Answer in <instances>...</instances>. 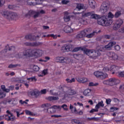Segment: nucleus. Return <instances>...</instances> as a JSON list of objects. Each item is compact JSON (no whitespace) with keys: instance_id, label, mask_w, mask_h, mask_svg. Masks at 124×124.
Returning <instances> with one entry per match:
<instances>
[{"instance_id":"obj_62","label":"nucleus","mask_w":124,"mask_h":124,"mask_svg":"<svg viewBox=\"0 0 124 124\" xmlns=\"http://www.w3.org/2000/svg\"><path fill=\"white\" fill-rule=\"evenodd\" d=\"M110 70V69L108 67H105L103 71H104V72H108V71Z\"/></svg>"},{"instance_id":"obj_4","label":"nucleus","mask_w":124,"mask_h":124,"mask_svg":"<svg viewBox=\"0 0 124 124\" xmlns=\"http://www.w3.org/2000/svg\"><path fill=\"white\" fill-rule=\"evenodd\" d=\"M97 23L101 26H106L108 27L113 24V21L111 19H108L107 21V18L105 16H103L101 18H98Z\"/></svg>"},{"instance_id":"obj_37","label":"nucleus","mask_w":124,"mask_h":124,"mask_svg":"<svg viewBox=\"0 0 124 124\" xmlns=\"http://www.w3.org/2000/svg\"><path fill=\"white\" fill-rule=\"evenodd\" d=\"M88 86L89 87H96V86H98V83L91 82L89 83Z\"/></svg>"},{"instance_id":"obj_10","label":"nucleus","mask_w":124,"mask_h":124,"mask_svg":"<svg viewBox=\"0 0 124 124\" xmlns=\"http://www.w3.org/2000/svg\"><path fill=\"white\" fill-rule=\"evenodd\" d=\"M123 24H124V20H123V19L121 18L117 19L113 26V30L117 31V30H119V29L121 28V26H122Z\"/></svg>"},{"instance_id":"obj_19","label":"nucleus","mask_w":124,"mask_h":124,"mask_svg":"<svg viewBox=\"0 0 124 124\" xmlns=\"http://www.w3.org/2000/svg\"><path fill=\"white\" fill-rule=\"evenodd\" d=\"M114 17H115V16L114 15V14H113L111 12H109L108 14V17H106L107 18V21H108V20H111L112 21V23H113V18H114Z\"/></svg>"},{"instance_id":"obj_54","label":"nucleus","mask_w":124,"mask_h":124,"mask_svg":"<svg viewBox=\"0 0 124 124\" xmlns=\"http://www.w3.org/2000/svg\"><path fill=\"white\" fill-rule=\"evenodd\" d=\"M89 121H97L98 120V118L97 117H91V118H88Z\"/></svg>"},{"instance_id":"obj_15","label":"nucleus","mask_w":124,"mask_h":124,"mask_svg":"<svg viewBox=\"0 0 124 124\" xmlns=\"http://www.w3.org/2000/svg\"><path fill=\"white\" fill-rule=\"evenodd\" d=\"M27 39H30V40H36L37 38H39V36H37L36 37L32 35H27L26 36Z\"/></svg>"},{"instance_id":"obj_13","label":"nucleus","mask_w":124,"mask_h":124,"mask_svg":"<svg viewBox=\"0 0 124 124\" xmlns=\"http://www.w3.org/2000/svg\"><path fill=\"white\" fill-rule=\"evenodd\" d=\"M108 82L110 86H113V85H117V84H119V83H120V80L114 78H112L108 79Z\"/></svg>"},{"instance_id":"obj_23","label":"nucleus","mask_w":124,"mask_h":124,"mask_svg":"<svg viewBox=\"0 0 124 124\" xmlns=\"http://www.w3.org/2000/svg\"><path fill=\"white\" fill-rule=\"evenodd\" d=\"M46 99L49 101H53V100H59V97L49 96L46 98Z\"/></svg>"},{"instance_id":"obj_11","label":"nucleus","mask_w":124,"mask_h":124,"mask_svg":"<svg viewBox=\"0 0 124 124\" xmlns=\"http://www.w3.org/2000/svg\"><path fill=\"white\" fill-rule=\"evenodd\" d=\"M109 9V6H108V4H106V3L104 2L102 3L100 9V12L101 13H102L103 14H104V13H106L107 11H108V10Z\"/></svg>"},{"instance_id":"obj_61","label":"nucleus","mask_w":124,"mask_h":124,"mask_svg":"<svg viewBox=\"0 0 124 124\" xmlns=\"http://www.w3.org/2000/svg\"><path fill=\"white\" fill-rule=\"evenodd\" d=\"M28 45H29V46H37L38 45L36 43H30Z\"/></svg>"},{"instance_id":"obj_44","label":"nucleus","mask_w":124,"mask_h":124,"mask_svg":"<svg viewBox=\"0 0 124 124\" xmlns=\"http://www.w3.org/2000/svg\"><path fill=\"white\" fill-rule=\"evenodd\" d=\"M61 108H62L64 111H68V108H67V105L63 104L61 106Z\"/></svg>"},{"instance_id":"obj_3","label":"nucleus","mask_w":124,"mask_h":124,"mask_svg":"<svg viewBox=\"0 0 124 124\" xmlns=\"http://www.w3.org/2000/svg\"><path fill=\"white\" fill-rule=\"evenodd\" d=\"M28 54V57H41L43 54V51L40 49H28L26 51Z\"/></svg>"},{"instance_id":"obj_2","label":"nucleus","mask_w":124,"mask_h":124,"mask_svg":"<svg viewBox=\"0 0 124 124\" xmlns=\"http://www.w3.org/2000/svg\"><path fill=\"white\" fill-rule=\"evenodd\" d=\"M50 94L52 95H59L61 97L66 98V97H69L70 95H74L76 94V92L72 89L70 88H66L63 92H58V93H54L53 91H50Z\"/></svg>"},{"instance_id":"obj_27","label":"nucleus","mask_w":124,"mask_h":124,"mask_svg":"<svg viewBox=\"0 0 124 124\" xmlns=\"http://www.w3.org/2000/svg\"><path fill=\"white\" fill-rule=\"evenodd\" d=\"M70 110L72 111L73 113H76L77 112V109H76V107H73L72 105L70 104V108H69Z\"/></svg>"},{"instance_id":"obj_30","label":"nucleus","mask_w":124,"mask_h":124,"mask_svg":"<svg viewBox=\"0 0 124 124\" xmlns=\"http://www.w3.org/2000/svg\"><path fill=\"white\" fill-rule=\"evenodd\" d=\"M95 33H96V32L95 31H93L92 33H90V34H87L85 36L86 37H87V38H92V37H93V36L94 35V34H95Z\"/></svg>"},{"instance_id":"obj_40","label":"nucleus","mask_w":124,"mask_h":124,"mask_svg":"<svg viewBox=\"0 0 124 124\" xmlns=\"http://www.w3.org/2000/svg\"><path fill=\"white\" fill-rule=\"evenodd\" d=\"M91 93V90L90 89H86L85 90L83 94L84 95H88V94Z\"/></svg>"},{"instance_id":"obj_22","label":"nucleus","mask_w":124,"mask_h":124,"mask_svg":"<svg viewBox=\"0 0 124 124\" xmlns=\"http://www.w3.org/2000/svg\"><path fill=\"white\" fill-rule=\"evenodd\" d=\"M101 107H104V104H103V101H101L100 102H99L98 104H97L95 108V109H99V108Z\"/></svg>"},{"instance_id":"obj_58","label":"nucleus","mask_w":124,"mask_h":124,"mask_svg":"<svg viewBox=\"0 0 124 124\" xmlns=\"http://www.w3.org/2000/svg\"><path fill=\"white\" fill-rule=\"evenodd\" d=\"M71 122L72 124H79L80 122H79V121L77 120H75V119H73L71 120Z\"/></svg>"},{"instance_id":"obj_18","label":"nucleus","mask_w":124,"mask_h":124,"mask_svg":"<svg viewBox=\"0 0 124 124\" xmlns=\"http://www.w3.org/2000/svg\"><path fill=\"white\" fill-rule=\"evenodd\" d=\"M69 13L68 12H65V16L64 17V21L65 22H69L70 21V17L69 16Z\"/></svg>"},{"instance_id":"obj_7","label":"nucleus","mask_w":124,"mask_h":124,"mask_svg":"<svg viewBox=\"0 0 124 124\" xmlns=\"http://www.w3.org/2000/svg\"><path fill=\"white\" fill-rule=\"evenodd\" d=\"M92 31V29L90 28L86 29L82 31H79L76 35V38L78 39H82L84 38L88 33H90Z\"/></svg>"},{"instance_id":"obj_25","label":"nucleus","mask_w":124,"mask_h":124,"mask_svg":"<svg viewBox=\"0 0 124 124\" xmlns=\"http://www.w3.org/2000/svg\"><path fill=\"white\" fill-rule=\"evenodd\" d=\"M35 14V11L31 10L29 11L26 15H25V17H29V16H31L32 15H34Z\"/></svg>"},{"instance_id":"obj_41","label":"nucleus","mask_w":124,"mask_h":124,"mask_svg":"<svg viewBox=\"0 0 124 124\" xmlns=\"http://www.w3.org/2000/svg\"><path fill=\"white\" fill-rule=\"evenodd\" d=\"M81 50H83V48L82 47H75L73 51V52H78V51H80Z\"/></svg>"},{"instance_id":"obj_63","label":"nucleus","mask_w":124,"mask_h":124,"mask_svg":"<svg viewBox=\"0 0 124 124\" xmlns=\"http://www.w3.org/2000/svg\"><path fill=\"white\" fill-rule=\"evenodd\" d=\"M42 94H45L47 93V89H43L41 91Z\"/></svg>"},{"instance_id":"obj_56","label":"nucleus","mask_w":124,"mask_h":124,"mask_svg":"<svg viewBox=\"0 0 124 124\" xmlns=\"http://www.w3.org/2000/svg\"><path fill=\"white\" fill-rule=\"evenodd\" d=\"M50 106H51L50 104H45L42 105V107L43 108H48V107H50Z\"/></svg>"},{"instance_id":"obj_45","label":"nucleus","mask_w":124,"mask_h":124,"mask_svg":"<svg viewBox=\"0 0 124 124\" xmlns=\"http://www.w3.org/2000/svg\"><path fill=\"white\" fill-rule=\"evenodd\" d=\"M7 52V49H4L0 52V56H5V53Z\"/></svg>"},{"instance_id":"obj_32","label":"nucleus","mask_w":124,"mask_h":124,"mask_svg":"<svg viewBox=\"0 0 124 124\" xmlns=\"http://www.w3.org/2000/svg\"><path fill=\"white\" fill-rule=\"evenodd\" d=\"M57 106H57V105H54V106H52L51 107H50L49 108H48L47 109V113H49V114H52V111H51V109H57Z\"/></svg>"},{"instance_id":"obj_29","label":"nucleus","mask_w":124,"mask_h":124,"mask_svg":"<svg viewBox=\"0 0 124 124\" xmlns=\"http://www.w3.org/2000/svg\"><path fill=\"white\" fill-rule=\"evenodd\" d=\"M118 69H120V67L115 65H113L110 67V70H112V71H116V70H118Z\"/></svg>"},{"instance_id":"obj_50","label":"nucleus","mask_w":124,"mask_h":124,"mask_svg":"<svg viewBox=\"0 0 124 124\" xmlns=\"http://www.w3.org/2000/svg\"><path fill=\"white\" fill-rule=\"evenodd\" d=\"M117 110H119V108L115 107H112L110 108V112H114V111H117Z\"/></svg>"},{"instance_id":"obj_28","label":"nucleus","mask_w":124,"mask_h":124,"mask_svg":"<svg viewBox=\"0 0 124 124\" xmlns=\"http://www.w3.org/2000/svg\"><path fill=\"white\" fill-rule=\"evenodd\" d=\"M88 2L91 7L95 6V2L94 1V0H88Z\"/></svg>"},{"instance_id":"obj_34","label":"nucleus","mask_w":124,"mask_h":124,"mask_svg":"<svg viewBox=\"0 0 124 124\" xmlns=\"http://www.w3.org/2000/svg\"><path fill=\"white\" fill-rule=\"evenodd\" d=\"M92 12H87L82 13V16L83 18L86 17H89V16H91Z\"/></svg>"},{"instance_id":"obj_33","label":"nucleus","mask_w":124,"mask_h":124,"mask_svg":"<svg viewBox=\"0 0 124 124\" xmlns=\"http://www.w3.org/2000/svg\"><path fill=\"white\" fill-rule=\"evenodd\" d=\"M92 19H95L96 20H98V19L99 18V16L94 14L93 13V12L91 13V16Z\"/></svg>"},{"instance_id":"obj_1","label":"nucleus","mask_w":124,"mask_h":124,"mask_svg":"<svg viewBox=\"0 0 124 124\" xmlns=\"http://www.w3.org/2000/svg\"><path fill=\"white\" fill-rule=\"evenodd\" d=\"M115 44L116 42H110L108 45H106L105 46H98L97 48V50L85 49L84 50V53L92 59H96L97 57H99L101 55L100 52L105 51V50H110Z\"/></svg>"},{"instance_id":"obj_5","label":"nucleus","mask_w":124,"mask_h":124,"mask_svg":"<svg viewBox=\"0 0 124 124\" xmlns=\"http://www.w3.org/2000/svg\"><path fill=\"white\" fill-rule=\"evenodd\" d=\"M2 15H3L5 18L8 19L9 20H15V19H17V18H18L17 14L11 12H3Z\"/></svg>"},{"instance_id":"obj_43","label":"nucleus","mask_w":124,"mask_h":124,"mask_svg":"<svg viewBox=\"0 0 124 124\" xmlns=\"http://www.w3.org/2000/svg\"><path fill=\"white\" fill-rule=\"evenodd\" d=\"M121 15H122V13H121V12L120 11L116 12L115 14L114 17L115 18H119V17L121 16Z\"/></svg>"},{"instance_id":"obj_42","label":"nucleus","mask_w":124,"mask_h":124,"mask_svg":"<svg viewBox=\"0 0 124 124\" xmlns=\"http://www.w3.org/2000/svg\"><path fill=\"white\" fill-rule=\"evenodd\" d=\"M62 51L65 53V52H68L67 49L66 48V45H64L62 47Z\"/></svg>"},{"instance_id":"obj_9","label":"nucleus","mask_w":124,"mask_h":124,"mask_svg":"<svg viewBox=\"0 0 124 124\" xmlns=\"http://www.w3.org/2000/svg\"><path fill=\"white\" fill-rule=\"evenodd\" d=\"M94 75L96 77H98V78H100V79H101V80H103L107 77H108V75L107 74L105 73H103V72L101 71H96L94 72Z\"/></svg>"},{"instance_id":"obj_35","label":"nucleus","mask_w":124,"mask_h":124,"mask_svg":"<svg viewBox=\"0 0 124 124\" xmlns=\"http://www.w3.org/2000/svg\"><path fill=\"white\" fill-rule=\"evenodd\" d=\"M27 2L29 5H35L34 0H28Z\"/></svg>"},{"instance_id":"obj_36","label":"nucleus","mask_w":124,"mask_h":124,"mask_svg":"<svg viewBox=\"0 0 124 124\" xmlns=\"http://www.w3.org/2000/svg\"><path fill=\"white\" fill-rule=\"evenodd\" d=\"M84 8V5L82 4H78L77 6V9L79 11L81 10V9H83Z\"/></svg>"},{"instance_id":"obj_49","label":"nucleus","mask_w":124,"mask_h":124,"mask_svg":"<svg viewBox=\"0 0 124 124\" xmlns=\"http://www.w3.org/2000/svg\"><path fill=\"white\" fill-rule=\"evenodd\" d=\"M78 22H79L80 24H82V25H85V24H86V20L82 18H79L78 19Z\"/></svg>"},{"instance_id":"obj_53","label":"nucleus","mask_w":124,"mask_h":124,"mask_svg":"<svg viewBox=\"0 0 124 124\" xmlns=\"http://www.w3.org/2000/svg\"><path fill=\"white\" fill-rule=\"evenodd\" d=\"M5 97V94L3 93V91H0V98Z\"/></svg>"},{"instance_id":"obj_16","label":"nucleus","mask_w":124,"mask_h":124,"mask_svg":"<svg viewBox=\"0 0 124 124\" xmlns=\"http://www.w3.org/2000/svg\"><path fill=\"white\" fill-rule=\"evenodd\" d=\"M64 31L67 33H71L73 32V29L69 26H66L64 28Z\"/></svg>"},{"instance_id":"obj_60","label":"nucleus","mask_w":124,"mask_h":124,"mask_svg":"<svg viewBox=\"0 0 124 124\" xmlns=\"http://www.w3.org/2000/svg\"><path fill=\"white\" fill-rule=\"evenodd\" d=\"M62 4H67V3H69V0H62Z\"/></svg>"},{"instance_id":"obj_26","label":"nucleus","mask_w":124,"mask_h":124,"mask_svg":"<svg viewBox=\"0 0 124 124\" xmlns=\"http://www.w3.org/2000/svg\"><path fill=\"white\" fill-rule=\"evenodd\" d=\"M66 48L67 52H69V51H72V49H73V46L70 44L66 45Z\"/></svg>"},{"instance_id":"obj_8","label":"nucleus","mask_w":124,"mask_h":124,"mask_svg":"<svg viewBox=\"0 0 124 124\" xmlns=\"http://www.w3.org/2000/svg\"><path fill=\"white\" fill-rule=\"evenodd\" d=\"M6 113L7 114L3 115L6 121L9 122V121H14L16 119V117L9 110H7Z\"/></svg>"},{"instance_id":"obj_21","label":"nucleus","mask_w":124,"mask_h":124,"mask_svg":"<svg viewBox=\"0 0 124 124\" xmlns=\"http://www.w3.org/2000/svg\"><path fill=\"white\" fill-rule=\"evenodd\" d=\"M26 54H28V52H27V50L25 51L24 53H19L18 57L19 58H27V57H30V56H28V55H26Z\"/></svg>"},{"instance_id":"obj_52","label":"nucleus","mask_w":124,"mask_h":124,"mask_svg":"<svg viewBox=\"0 0 124 124\" xmlns=\"http://www.w3.org/2000/svg\"><path fill=\"white\" fill-rule=\"evenodd\" d=\"M35 5V4H41L43 1L42 0H34Z\"/></svg>"},{"instance_id":"obj_48","label":"nucleus","mask_w":124,"mask_h":124,"mask_svg":"<svg viewBox=\"0 0 124 124\" xmlns=\"http://www.w3.org/2000/svg\"><path fill=\"white\" fill-rule=\"evenodd\" d=\"M98 108H92L90 111H89V113L90 114H93V113H95V112H98V110L97 109Z\"/></svg>"},{"instance_id":"obj_38","label":"nucleus","mask_w":124,"mask_h":124,"mask_svg":"<svg viewBox=\"0 0 124 124\" xmlns=\"http://www.w3.org/2000/svg\"><path fill=\"white\" fill-rule=\"evenodd\" d=\"M1 88L3 92H5V93H9V89H6L5 88V86L4 85H1Z\"/></svg>"},{"instance_id":"obj_20","label":"nucleus","mask_w":124,"mask_h":124,"mask_svg":"<svg viewBox=\"0 0 124 124\" xmlns=\"http://www.w3.org/2000/svg\"><path fill=\"white\" fill-rule=\"evenodd\" d=\"M111 35H105L104 37H103L101 39V41H103V42H104V43H106V42H108V41H106V39H111Z\"/></svg>"},{"instance_id":"obj_64","label":"nucleus","mask_w":124,"mask_h":124,"mask_svg":"<svg viewBox=\"0 0 124 124\" xmlns=\"http://www.w3.org/2000/svg\"><path fill=\"white\" fill-rule=\"evenodd\" d=\"M119 32H122V33H124V27H122L120 29H119Z\"/></svg>"},{"instance_id":"obj_24","label":"nucleus","mask_w":124,"mask_h":124,"mask_svg":"<svg viewBox=\"0 0 124 124\" xmlns=\"http://www.w3.org/2000/svg\"><path fill=\"white\" fill-rule=\"evenodd\" d=\"M31 95H34V96H37L39 95V91L37 90H33L31 92Z\"/></svg>"},{"instance_id":"obj_57","label":"nucleus","mask_w":124,"mask_h":124,"mask_svg":"<svg viewBox=\"0 0 124 124\" xmlns=\"http://www.w3.org/2000/svg\"><path fill=\"white\" fill-rule=\"evenodd\" d=\"M118 74L119 77H124V71L119 72L118 73Z\"/></svg>"},{"instance_id":"obj_17","label":"nucleus","mask_w":124,"mask_h":124,"mask_svg":"<svg viewBox=\"0 0 124 124\" xmlns=\"http://www.w3.org/2000/svg\"><path fill=\"white\" fill-rule=\"evenodd\" d=\"M77 80L79 83H87V82H89V79L87 78H78Z\"/></svg>"},{"instance_id":"obj_46","label":"nucleus","mask_w":124,"mask_h":124,"mask_svg":"<svg viewBox=\"0 0 124 124\" xmlns=\"http://www.w3.org/2000/svg\"><path fill=\"white\" fill-rule=\"evenodd\" d=\"M66 82L67 83H73L74 82H75V78H73L71 79H69V78L66 79Z\"/></svg>"},{"instance_id":"obj_59","label":"nucleus","mask_w":124,"mask_h":124,"mask_svg":"<svg viewBox=\"0 0 124 124\" xmlns=\"http://www.w3.org/2000/svg\"><path fill=\"white\" fill-rule=\"evenodd\" d=\"M114 49L116 51H120V50H121V46L119 45H116L114 46Z\"/></svg>"},{"instance_id":"obj_14","label":"nucleus","mask_w":124,"mask_h":124,"mask_svg":"<svg viewBox=\"0 0 124 124\" xmlns=\"http://www.w3.org/2000/svg\"><path fill=\"white\" fill-rule=\"evenodd\" d=\"M3 103L5 105H6L7 103H8L9 104H12V105H14L16 104V100L15 99V98L8 99L6 101H4L3 102Z\"/></svg>"},{"instance_id":"obj_51","label":"nucleus","mask_w":124,"mask_h":124,"mask_svg":"<svg viewBox=\"0 0 124 124\" xmlns=\"http://www.w3.org/2000/svg\"><path fill=\"white\" fill-rule=\"evenodd\" d=\"M18 64H11L9 65L8 67L9 68H15V67H17L18 66Z\"/></svg>"},{"instance_id":"obj_39","label":"nucleus","mask_w":124,"mask_h":124,"mask_svg":"<svg viewBox=\"0 0 124 124\" xmlns=\"http://www.w3.org/2000/svg\"><path fill=\"white\" fill-rule=\"evenodd\" d=\"M40 16L39 12H35V14H34L33 16V18L34 19H36V18H38Z\"/></svg>"},{"instance_id":"obj_55","label":"nucleus","mask_w":124,"mask_h":124,"mask_svg":"<svg viewBox=\"0 0 124 124\" xmlns=\"http://www.w3.org/2000/svg\"><path fill=\"white\" fill-rule=\"evenodd\" d=\"M25 113L27 115H29L30 116H34L32 112H31L30 110H26Z\"/></svg>"},{"instance_id":"obj_6","label":"nucleus","mask_w":124,"mask_h":124,"mask_svg":"<svg viewBox=\"0 0 124 124\" xmlns=\"http://www.w3.org/2000/svg\"><path fill=\"white\" fill-rule=\"evenodd\" d=\"M54 61L56 62H59L60 63H69L70 59L68 57L63 56L56 57Z\"/></svg>"},{"instance_id":"obj_47","label":"nucleus","mask_w":124,"mask_h":124,"mask_svg":"<svg viewBox=\"0 0 124 124\" xmlns=\"http://www.w3.org/2000/svg\"><path fill=\"white\" fill-rule=\"evenodd\" d=\"M32 69L34 71H38L39 70V67L37 65H34L33 66Z\"/></svg>"},{"instance_id":"obj_31","label":"nucleus","mask_w":124,"mask_h":124,"mask_svg":"<svg viewBox=\"0 0 124 124\" xmlns=\"http://www.w3.org/2000/svg\"><path fill=\"white\" fill-rule=\"evenodd\" d=\"M48 73V71L47 69H45L42 71V74L38 75L39 77H43V76H45L46 74Z\"/></svg>"},{"instance_id":"obj_12","label":"nucleus","mask_w":124,"mask_h":124,"mask_svg":"<svg viewBox=\"0 0 124 124\" xmlns=\"http://www.w3.org/2000/svg\"><path fill=\"white\" fill-rule=\"evenodd\" d=\"M108 57L109 59L112 61H117V60H119V56H118V54L115 53V52H109Z\"/></svg>"}]
</instances>
